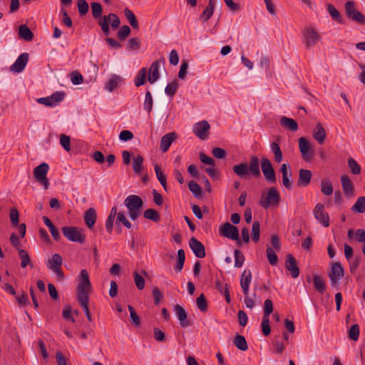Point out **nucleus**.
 Wrapping results in <instances>:
<instances>
[{
	"label": "nucleus",
	"instance_id": "nucleus-1",
	"mask_svg": "<svg viewBox=\"0 0 365 365\" xmlns=\"http://www.w3.org/2000/svg\"><path fill=\"white\" fill-rule=\"evenodd\" d=\"M91 289V284L88 273L86 269H82L79 274V284L77 286V299L89 322H92V316L88 309V294Z\"/></svg>",
	"mask_w": 365,
	"mask_h": 365
},
{
	"label": "nucleus",
	"instance_id": "nucleus-2",
	"mask_svg": "<svg viewBox=\"0 0 365 365\" xmlns=\"http://www.w3.org/2000/svg\"><path fill=\"white\" fill-rule=\"evenodd\" d=\"M233 172L240 178H246L250 173L254 177H260L259 158L256 155H252L250 163H242L233 167Z\"/></svg>",
	"mask_w": 365,
	"mask_h": 365
},
{
	"label": "nucleus",
	"instance_id": "nucleus-3",
	"mask_svg": "<svg viewBox=\"0 0 365 365\" xmlns=\"http://www.w3.org/2000/svg\"><path fill=\"white\" fill-rule=\"evenodd\" d=\"M125 206L128 210L129 217L135 220L138 218L140 210L143 205V200L136 195H128L124 201Z\"/></svg>",
	"mask_w": 365,
	"mask_h": 365
},
{
	"label": "nucleus",
	"instance_id": "nucleus-4",
	"mask_svg": "<svg viewBox=\"0 0 365 365\" xmlns=\"http://www.w3.org/2000/svg\"><path fill=\"white\" fill-rule=\"evenodd\" d=\"M280 201V195L274 187H271L268 189L266 196L262 195L259 202L260 206L264 209L268 208L269 206H277Z\"/></svg>",
	"mask_w": 365,
	"mask_h": 365
},
{
	"label": "nucleus",
	"instance_id": "nucleus-5",
	"mask_svg": "<svg viewBox=\"0 0 365 365\" xmlns=\"http://www.w3.org/2000/svg\"><path fill=\"white\" fill-rule=\"evenodd\" d=\"M102 22H100V27L103 33L106 36H108L110 34L109 24L113 29H116L120 24V18L114 13H110L108 15H104Z\"/></svg>",
	"mask_w": 365,
	"mask_h": 365
},
{
	"label": "nucleus",
	"instance_id": "nucleus-6",
	"mask_svg": "<svg viewBox=\"0 0 365 365\" xmlns=\"http://www.w3.org/2000/svg\"><path fill=\"white\" fill-rule=\"evenodd\" d=\"M345 14L348 19L359 24H365V16L356 9L355 2L348 1L345 3Z\"/></svg>",
	"mask_w": 365,
	"mask_h": 365
},
{
	"label": "nucleus",
	"instance_id": "nucleus-7",
	"mask_svg": "<svg viewBox=\"0 0 365 365\" xmlns=\"http://www.w3.org/2000/svg\"><path fill=\"white\" fill-rule=\"evenodd\" d=\"M219 234L228 239L236 240L239 246L242 245V242L239 237L238 228L227 222L220 227Z\"/></svg>",
	"mask_w": 365,
	"mask_h": 365
},
{
	"label": "nucleus",
	"instance_id": "nucleus-8",
	"mask_svg": "<svg viewBox=\"0 0 365 365\" xmlns=\"http://www.w3.org/2000/svg\"><path fill=\"white\" fill-rule=\"evenodd\" d=\"M302 41L307 49L314 46L320 40V35L313 27H307L302 31Z\"/></svg>",
	"mask_w": 365,
	"mask_h": 365
},
{
	"label": "nucleus",
	"instance_id": "nucleus-9",
	"mask_svg": "<svg viewBox=\"0 0 365 365\" xmlns=\"http://www.w3.org/2000/svg\"><path fill=\"white\" fill-rule=\"evenodd\" d=\"M63 235L71 242L83 244L85 242L86 236L83 232L76 227H63Z\"/></svg>",
	"mask_w": 365,
	"mask_h": 365
},
{
	"label": "nucleus",
	"instance_id": "nucleus-10",
	"mask_svg": "<svg viewBox=\"0 0 365 365\" xmlns=\"http://www.w3.org/2000/svg\"><path fill=\"white\" fill-rule=\"evenodd\" d=\"M49 166L46 163H42L34 169V175L36 180L42 184L45 189L49 185L48 179L46 177Z\"/></svg>",
	"mask_w": 365,
	"mask_h": 365
},
{
	"label": "nucleus",
	"instance_id": "nucleus-11",
	"mask_svg": "<svg viewBox=\"0 0 365 365\" xmlns=\"http://www.w3.org/2000/svg\"><path fill=\"white\" fill-rule=\"evenodd\" d=\"M261 169L264 177L267 182L270 183L276 182V173L269 159L266 158H262L261 159Z\"/></svg>",
	"mask_w": 365,
	"mask_h": 365
},
{
	"label": "nucleus",
	"instance_id": "nucleus-12",
	"mask_svg": "<svg viewBox=\"0 0 365 365\" xmlns=\"http://www.w3.org/2000/svg\"><path fill=\"white\" fill-rule=\"evenodd\" d=\"M344 269L340 262H334L331 267V271L329 273L331 285L336 287L339 285V282L344 277Z\"/></svg>",
	"mask_w": 365,
	"mask_h": 365
},
{
	"label": "nucleus",
	"instance_id": "nucleus-13",
	"mask_svg": "<svg viewBox=\"0 0 365 365\" xmlns=\"http://www.w3.org/2000/svg\"><path fill=\"white\" fill-rule=\"evenodd\" d=\"M64 97L65 93L63 91H56L50 96L38 98L37 102L46 106L53 107L61 102Z\"/></svg>",
	"mask_w": 365,
	"mask_h": 365
},
{
	"label": "nucleus",
	"instance_id": "nucleus-14",
	"mask_svg": "<svg viewBox=\"0 0 365 365\" xmlns=\"http://www.w3.org/2000/svg\"><path fill=\"white\" fill-rule=\"evenodd\" d=\"M322 203H317L313 210L314 217L325 227L329 226V216Z\"/></svg>",
	"mask_w": 365,
	"mask_h": 365
},
{
	"label": "nucleus",
	"instance_id": "nucleus-15",
	"mask_svg": "<svg viewBox=\"0 0 365 365\" xmlns=\"http://www.w3.org/2000/svg\"><path fill=\"white\" fill-rule=\"evenodd\" d=\"M210 125L206 120L197 123L193 126V133L200 139L205 140L207 139Z\"/></svg>",
	"mask_w": 365,
	"mask_h": 365
},
{
	"label": "nucleus",
	"instance_id": "nucleus-16",
	"mask_svg": "<svg viewBox=\"0 0 365 365\" xmlns=\"http://www.w3.org/2000/svg\"><path fill=\"white\" fill-rule=\"evenodd\" d=\"M299 148L302 158L305 161L311 160L314 157V151L312 150L310 143L307 139L302 137L299 139Z\"/></svg>",
	"mask_w": 365,
	"mask_h": 365
},
{
	"label": "nucleus",
	"instance_id": "nucleus-17",
	"mask_svg": "<svg viewBox=\"0 0 365 365\" xmlns=\"http://www.w3.org/2000/svg\"><path fill=\"white\" fill-rule=\"evenodd\" d=\"M189 246L197 257L204 258L205 257L206 252L204 245L195 237H192L190 239Z\"/></svg>",
	"mask_w": 365,
	"mask_h": 365
},
{
	"label": "nucleus",
	"instance_id": "nucleus-18",
	"mask_svg": "<svg viewBox=\"0 0 365 365\" xmlns=\"http://www.w3.org/2000/svg\"><path fill=\"white\" fill-rule=\"evenodd\" d=\"M29 54L27 53H21L16 61L10 66V71L14 73H21L25 68L29 61Z\"/></svg>",
	"mask_w": 365,
	"mask_h": 365
},
{
	"label": "nucleus",
	"instance_id": "nucleus-19",
	"mask_svg": "<svg viewBox=\"0 0 365 365\" xmlns=\"http://www.w3.org/2000/svg\"><path fill=\"white\" fill-rule=\"evenodd\" d=\"M173 311L182 327H187L191 325L190 321L187 319V314L182 307L179 304H175Z\"/></svg>",
	"mask_w": 365,
	"mask_h": 365
},
{
	"label": "nucleus",
	"instance_id": "nucleus-20",
	"mask_svg": "<svg viewBox=\"0 0 365 365\" xmlns=\"http://www.w3.org/2000/svg\"><path fill=\"white\" fill-rule=\"evenodd\" d=\"M285 268L290 272L293 278H297L299 274V269L297 264V261L292 254L286 255Z\"/></svg>",
	"mask_w": 365,
	"mask_h": 365
},
{
	"label": "nucleus",
	"instance_id": "nucleus-21",
	"mask_svg": "<svg viewBox=\"0 0 365 365\" xmlns=\"http://www.w3.org/2000/svg\"><path fill=\"white\" fill-rule=\"evenodd\" d=\"M252 272L249 269H245L240 277V287L245 295L249 294L250 285L252 282Z\"/></svg>",
	"mask_w": 365,
	"mask_h": 365
},
{
	"label": "nucleus",
	"instance_id": "nucleus-22",
	"mask_svg": "<svg viewBox=\"0 0 365 365\" xmlns=\"http://www.w3.org/2000/svg\"><path fill=\"white\" fill-rule=\"evenodd\" d=\"M165 63V58H162L154 61L150 67V75L148 78L150 83H154L159 78V66Z\"/></svg>",
	"mask_w": 365,
	"mask_h": 365
},
{
	"label": "nucleus",
	"instance_id": "nucleus-23",
	"mask_svg": "<svg viewBox=\"0 0 365 365\" xmlns=\"http://www.w3.org/2000/svg\"><path fill=\"white\" fill-rule=\"evenodd\" d=\"M312 172L309 170L300 169L297 181L298 187H307L311 181Z\"/></svg>",
	"mask_w": 365,
	"mask_h": 365
},
{
	"label": "nucleus",
	"instance_id": "nucleus-24",
	"mask_svg": "<svg viewBox=\"0 0 365 365\" xmlns=\"http://www.w3.org/2000/svg\"><path fill=\"white\" fill-rule=\"evenodd\" d=\"M175 138L176 134L174 132H171L163 135L160 140V150L163 153L166 152Z\"/></svg>",
	"mask_w": 365,
	"mask_h": 365
},
{
	"label": "nucleus",
	"instance_id": "nucleus-25",
	"mask_svg": "<svg viewBox=\"0 0 365 365\" xmlns=\"http://www.w3.org/2000/svg\"><path fill=\"white\" fill-rule=\"evenodd\" d=\"M91 12L93 18L97 21L98 24L100 26V22H102L103 18V7L100 3L91 2Z\"/></svg>",
	"mask_w": 365,
	"mask_h": 365
},
{
	"label": "nucleus",
	"instance_id": "nucleus-26",
	"mask_svg": "<svg viewBox=\"0 0 365 365\" xmlns=\"http://www.w3.org/2000/svg\"><path fill=\"white\" fill-rule=\"evenodd\" d=\"M123 81L124 80L121 76L113 74L106 83L105 89L109 92H112L114 89L120 86V83L123 82Z\"/></svg>",
	"mask_w": 365,
	"mask_h": 365
},
{
	"label": "nucleus",
	"instance_id": "nucleus-27",
	"mask_svg": "<svg viewBox=\"0 0 365 365\" xmlns=\"http://www.w3.org/2000/svg\"><path fill=\"white\" fill-rule=\"evenodd\" d=\"M341 183L344 194L347 196H352L354 194L353 184L349 178L344 175L341 177Z\"/></svg>",
	"mask_w": 365,
	"mask_h": 365
},
{
	"label": "nucleus",
	"instance_id": "nucleus-28",
	"mask_svg": "<svg viewBox=\"0 0 365 365\" xmlns=\"http://www.w3.org/2000/svg\"><path fill=\"white\" fill-rule=\"evenodd\" d=\"M84 221L88 228H92L96 221V212L93 207H90L84 215Z\"/></svg>",
	"mask_w": 365,
	"mask_h": 365
},
{
	"label": "nucleus",
	"instance_id": "nucleus-29",
	"mask_svg": "<svg viewBox=\"0 0 365 365\" xmlns=\"http://www.w3.org/2000/svg\"><path fill=\"white\" fill-rule=\"evenodd\" d=\"M19 38L26 41H31L34 38V34L31 29L26 25L22 24L19 28Z\"/></svg>",
	"mask_w": 365,
	"mask_h": 365
},
{
	"label": "nucleus",
	"instance_id": "nucleus-30",
	"mask_svg": "<svg viewBox=\"0 0 365 365\" xmlns=\"http://www.w3.org/2000/svg\"><path fill=\"white\" fill-rule=\"evenodd\" d=\"M313 136L314 139L319 143L323 144L326 138V130L322 125L319 123L313 130Z\"/></svg>",
	"mask_w": 365,
	"mask_h": 365
},
{
	"label": "nucleus",
	"instance_id": "nucleus-31",
	"mask_svg": "<svg viewBox=\"0 0 365 365\" xmlns=\"http://www.w3.org/2000/svg\"><path fill=\"white\" fill-rule=\"evenodd\" d=\"M279 122L283 128H287L292 132H295L298 130V124L292 118L282 116L281 117Z\"/></svg>",
	"mask_w": 365,
	"mask_h": 365
},
{
	"label": "nucleus",
	"instance_id": "nucleus-32",
	"mask_svg": "<svg viewBox=\"0 0 365 365\" xmlns=\"http://www.w3.org/2000/svg\"><path fill=\"white\" fill-rule=\"evenodd\" d=\"M215 286L221 294H224L226 302L227 303H230L231 299L228 289V284H223L219 279H216L215 282Z\"/></svg>",
	"mask_w": 365,
	"mask_h": 365
},
{
	"label": "nucleus",
	"instance_id": "nucleus-33",
	"mask_svg": "<svg viewBox=\"0 0 365 365\" xmlns=\"http://www.w3.org/2000/svg\"><path fill=\"white\" fill-rule=\"evenodd\" d=\"M270 149L274 154V161L277 163H281L283 160V154L279 145L276 142H272L270 144Z\"/></svg>",
	"mask_w": 365,
	"mask_h": 365
},
{
	"label": "nucleus",
	"instance_id": "nucleus-34",
	"mask_svg": "<svg viewBox=\"0 0 365 365\" xmlns=\"http://www.w3.org/2000/svg\"><path fill=\"white\" fill-rule=\"evenodd\" d=\"M123 13H124V15H125L126 19L130 23V26L135 29H139L138 21L134 13L128 8H125L123 10Z\"/></svg>",
	"mask_w": 365,
	"mask_h": 365
},
{
	"label": "nucleus",
	"instance_id": "nucleus-35",
	"mask_svg": "<svg viewBox=\"0 0 365 365\" xmlns=\"http://www.w3.org/2000/svg\"><path fill=\"white\" fill-rule=\"evenodd\" d=\"M62 257L59 254H54L52 255L51 259L48 261L47 267L49 269L53 271L56 268L61 267Z\"/></svg>",
	"mask_w": 365,
	"mask_h": 365
},
{
	"label": "nucleus",
	"instance_id": "nucleus-36",
	"mask_svg": "<svg viewBox=\"0 0 365 365\" xmlns=\"http://www.w3.org/2000/svg\"><path fill=\"white\" fill-rule=\"evenodd\" d=\"M145 218L152 220L155 222H158L160 220V215L159 212L153 208H148L143 212Z\"/></svg>",
	"mask_w": 365,
	"mask_h": 365
},
{
	"label": "nucleus",
	"instance_id": "nucleus-37",
	"mask_svg": "<svg viewBox=\"0 0 365 365\" xmlns=\"http://www.w3.org/2000/svg\"><path fill=\"white\" fill-rule=\"evenodd\" d=\"M233 344L241 351H246L248 348L247 343L244 336L237 334L234 339Z\"/></svg>",
	"mask_w": 365,
	"mask_h": 365
},
{
	"label": "nucleus",
	"instance_id": "nucleus-38",
	"mask_svg": "<svg viewBox=\"0 0 365 365\" xmlns=\"http://www.w3.org/2000/svg\"><path fill=\"white\" fill-rule=\"evenodd\" d=\"M147 77V68H142L139 72L137 73L134 83L135 86L139 87L143 84H145Z\"/></svg>",
	"mask_w": 365,
	"mask_h": 365
},
{
	"label": "nucleus",
	"instance_id": "nucleus-39",
	"mask_svg": "<svg viewBox=\"0 0 365 365\" xmlns=\"http://www.w3.org/2000/svg\"><path fill=\"white\" fill-rule=\"evenodd\" d=\"M313 283L315 289L321 294L326 290V284L322 277L319 275H314L313 277Z\"/></svg>",
	"mask_w": 365,
	"mask_h": 365
},
{
	"label": "nucleus",
	"instance_id": "nucleus-40",
	"mask_svg": "<svg viewBox=\"0 0 365 365\" xmlns=\"http://www.w3.org/2000/svg\"><path fill=\"white\" fill-rule=\"evenodd\" d=\"M143 158L140 155L133 157V170L137 175H140L143 170Z\"/></svg>",
	"mask_w": 365,
	"mask_h": 365
},
{
	"label": "nucleus",
	"instance_id": "nucleus-41",
	"mask_svg": "<svg viewBox=\"0 0 365 365\" xmlns=\"http://www.w3.org/2000/svg\"><path fill=\"white\" fill-rule=\"evenodd\" d=\"M18 252H19V257L21 260V267L22 268H25L27 265L29 264L32 267L33 265L31 263L30 257H29L28 252L23 249H18Z\"/></svg>",
	"mask_w": 365,
	"mask_h": 365
},
{
	"label": "nucleus",
	"instance_id": "nucleus-42",
	"mask_svg": "<svg viewBox=\"0 0 365 365\" xmlns=\"http://www.w3.org/2000/svg\"><path fill=\"white\" fill-rule=\"evenodd\" d=\"M327 11L332 19L339 24H343V19L339 11L331 4H327Z\"/></svg>",
	"mask_w": 365,
	"mask_h": 365
},
{
	"label": "nucleus",
	"instance_id": "nucleus-43",
	"mask_svg": "<svg viewBox=\"0 0 365 365\" xmlns=\"http://www.w3.org/2000/svg\"><path fill=\"white\" fill-rule=\"evenodd\" d=\"M185 260V251L182 249H180L178 251V261L175 266V270L177 272H180L183 268Z\"/></svg>",
	"mask_w": 365,
	"mask_h": 365
},
{
	"label": "nucleus",
	"instance_id": "nucleus-44",
	"mask_svg": "<svg viewBox=\"0 0 365 365\" xmlns=\"http://www.w3.org/2000/svg\"><path fill=\"white\" fill-rule=\"evenodd\" d=\"M351 210L359 213L365 212V196L359 197L351 207Z\"/></svg>",
	"mask_w": 365,
	"mask_h": 365
},
{
	"label": "nucleus",
	"instance_id": "nucleus-45",
	"mask_svg": "<svg viewBox=\"0 0 365 365\" xmlns=\"http://www.w3.org/2000/svg\"><path fill=\"white\" fill-rule=\"evenodd\" d=\"M154 170L156 174L157 179L163 186L165 190H167V181H166V175L163 174L160 168L155 165L154 166Z\"/></svg>",
	"mask_w": 365,
	"mask_h": 365
},
{
	"label": "nucleus",
	"instance_id": "nucleus-46",
	"mask_svg": "<svg viewBox=\"0 0 365 365\" xmlns=\"http://www.w3.org/2000/svg\"><path fill=\"white\" fill-rule=\"evenodd\" d=\"M321 190L327 196L331 195L333 192V187L331 181L328 179H324L321 182Z\"/></svg>",
	"mask_w": 365,
	"mask_h": 365
},
{
	"label": "nucleus",
	"instance_id": "nucleus-47",
	"mask_svg": "<svg viewBox=\"0 0 365 365\" xmlns=\"http://www.w3.org/2000/svg\"><path fill=\"white\" fill-rule=\"evenodd\" d=\"M188 187L196 198H200L201 197L202 188L196 182L190 180L188 182Z\"/></svg>",
	"mask_w": 365,
	"mask_h": 365
},
{
	"label": "nucleus",
	"instance_id": "nucleus-48",
	"mask_svg": "<svg viewBox=\"0 0 365 365\" xmlns=\"http://www.w3.org/2000/svg\"><path fill=\"white\" fill-rule=\"evenodd\" d=\"M214 9L215 7L211 5H207L204 9L202 14L200 16V20L202 22H206L212 16Z\"/></svg>",
	"mask_w": 365,
	"mask_h": 365
},
{
	"label": "nucleus",
	"instance_id": "nucleus-49",
	"mask_svg": "<svg viewBox=\"0 0 365 365\" xmlns=\"http://www.w3.org/2000/svg\"><path fill=\"white\" fill-rule=\"evenodd\" d=\"M153 105V100L151 93L150 91H148L145 93V101H144V103H143L144 109L146 111H148V113H150V111L152 110Z\"/></svg>",
	"mask_w": 365,
	"mask_h": 365
},
{
	"label": "nucleus",
	"instance_id": "nucleus-50",
	"mask_svg": "<svg viewBox=\"0 0 365 365\" xmlns=\"http://www.w3.org/2000/svg\"><path fill=\"white\" fill-rule=\"evenodd\" d=\"M178 81L176 79H175L170 83L167 85V86L165 87V92L168 96L173 97L175 96L176 91L178 89Z\"/></svg>",
	"mask_w": 365,
	"mask_h": 365
},
{
	"label": "nucleus",
	"instance_id": "nucleus-51",
	"mask_svg": "<svg viewBox=\"0 0 365 365\" xmlns=\"http://www.w3.org/2000/svg\"><path fill=\"white\" fill-rule=\"evenodd\" d=\"M77 7L81 16H85L88 12L89 5L86 0H78Z\"/></svg>",
	"mask_w": 365,
	"mask_h": 365
},
{
	"label": "nucleus",
	"instance_id": "nucleus-52",
	"mask_svg": "<svg viewBox=\"0 0 365 365\" xmlns=\"http://www.w3.org/2000/svg\"><path fill=\"white\" fill-rule=\"evenodd\" d=\"M260 236V224L258 221H255L252 226V239L257 242Z\"/></svg>",
	"mask_w": 365,
	"mask_h": 365
},
{
	"label": "nucleus",
	"instance_id": "nucleus-53",
	"mask_svg": "<svg viewBox=\"0 0 365 365\" xmlns=\"http://www.w3.org/2000/svg\"><path fill=\"white\" fill-rule=\"evenodd\" d=\"M130 32L131 30L130 27L127 25H124L121 26L118 31L117 37L120 41H123L130 35Z\"/></svg>",
	"mask_w": 365,
	"mask_h": 365
},
{
	"label": "nucleus",
	"instance_id": "nucleus-54",
	"mask_svg": "<svg viewBox=\"0 0 365 365\" xmlns=\"http://www.w3.org/2000/svg\"><path fill=\"white\" fill-rule=\"evenodd\" d=\"M196 303L198 309L202 312H205L207 310V302L205 298V296L203 294H201L196 299Z\"/></svg>",
	"mask_w": 365,
	"mask_h": 365
},
{
	"label": "nucleus",
	"instance_id": "nucleus-55",
	"mask_svg": "<svg viewBox=\"0 0 365 365\" xmlns=\"http://www.w3.org/2000/svg\"><path fill=\"white\" fill-rule=\"evenodd\" d=\"M348 336L353 341H357L359 337V327L358 324L352 325L348 331Z\"/></svg>",
	"mask_w": 365,
	"mask_h": 365
},
{
	"label": "nucleus",
	"instance_id": "nucleus-56",
	"mask_svg": "<svg viewBox=\"0 0 365 365\" xmlns=\"http://www.w3.org/2000/svg\"><path fill=\"white\" fill-rule=\"evenodd\" d=\"M268 261L271 265H276L278 262V257L273 249L267 247L266 250Z\"/></svg>",
	"mask_w": 365,
	"mask_h": 365
},
{
	"label": "nucleus",
	"instance_id": "nucleus-57",
	"mask_svg": "<svg viewBox=\"0 0 365 365\" xmlns=\"http://www.w3.org/2000/svg\"><path fill=\"white\" fill-rule=\"evenodd\" d=\"M348 165L349 168L351 169V173L354 175H359L361 173V167L358 164V163L353 159L352 158H350L348 159Z\"/></svg>",
	"mask_w": 365,
	"mask_h": 365
},
{
	"label": "nucleus",
	"instance_id": "nucleus-58",
	"mask_svg": "<svg viewBox=\"0 0 365 365\" xmlns=\"http://www.w3.org/2000/svg\"><path fill=\"white\" fill-rule=\"evenodd\" d=\"M235 255V267H241L245 262V256L242 252L239 250H235L234 252Z\"/></svg>",
	"mask_w": 365,
	"mask_h": 365
},
{
	"label": "nucleus",
	"instance_id": "nucleus-59",
	"mask_svg": "<svg viewBox=\"0 0 365 365\" xmlns=\"http://www.w3.org/2000/svg\"><path fill=\"white\" fill-rule=\"evenodd\" d=\"M261 326L263 334L265 336L269 335L271 332V327L269 325V317H262Z\"/></svg>",
	"mask_w": 365,
	"mask_h": 365
},
{
	"label": "nucleus",
	"instance_id": "nucleus-60",
	"mask_svg": "<svg viewBox=\"0 0 365 365\" xmlns=\"http://www.w3.org/2000/svg\"><path fill=\"white\" fill-rule=\"evenodd\" d=\"M140 46V41L138 37L132 38L128 40L127 43V49L128 51L138 50Z\"/></svg>",
	"mask_w": 365,
	"mask_h": 365
},
{
	"label": "nucleus",
	"instance_id": "nucleus-61",
	"mask_svg": "<svg viewBox=\"0 0 365 365\" xmlns=\"http://www.w3.org/2000/svg\"><path fill=\"white\" fill-rule=\"evenodd\" d=\"M133 277L135 286L138 289L142 290L145 287L144 277L139 274L137 271L133 272Z\"/></svg>",
	"mask_w": 365,
	"mask_h": 365
},
{
	"label": "nucleus",
	"instance_id": "nucleus-62",
	"mask_svg": "<svg viewBox=\"0 0 365 365\" xmlns=\"http://www.w3.org/2000/svg\"><path fill=\"white\" fill-rule=\"evenodd\" d=\"M60 144L66 150H71V138L65 134L60 135Z\"/></svg>",
	"mask_w": 365,
	"mask_h": 365
},
{
	"label": "nucleus",
	"instance_id": "nucleus-63",
	"mask_svg": "<svg viewBox=\"0 0 365 365\" xmlns=\"http://www.w3.org/2000/svg\"><path fill=\"white\" fill-rule=\"evenodd\" d=\"M10 220L13 226L16 227L19 225V213L16 207H12L10 210Z\"/></svg>",
	"mask_w": 365,
	"mask_h": 365
},
{
	"label": "nucleus",
	"instance_id": "nucleus-64",
	"mask_svg": "<svg viewBox=\"0 0 365 365\" xmlns=\"http://www.w3.org/2000/svg\"><path fill=\"white\" fill-rule=\"evenodd\" d=\"M71 81L74 85H79L83 83V76L77 71H74L71 73Z\"/></svg>",
	"mask_w": 365,
	"mask_h": 365
}]
</instances>
